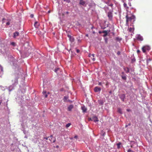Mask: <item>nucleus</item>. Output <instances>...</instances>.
I'll return each mask as SVG.
<instances>
[{
    "instance_id": "nucleus-1",
    "label": "nucleus",
    "mask_w": 152,
    "mask_h": 152,
    "mask_svg": "<svg viewBox=\"0 0 152 152\" xmlns=\"http://www.w3.org/2000/svg\"><path fill=\"white\" fill-rule=\"evenodd\" d=\"M135 18V16L134 15H132L130 17L128 16V15H126V23H127L129 21H131L132 20L134 19Z\"/></svg>"
},
{
    "instance_id": "nucleus-2",
    "label": "nucleus",
    "mask_w": 152,
    "mask_h": 152,
    "mask_svg": "<svg viewBox=\"0 0 152 152\" xmlns=\"http://www.w3.org/2000/svg\"><path fill=\"white\" fill-rule=\"evenodd\" d=\"M150 49V47L148 45L144 46L142 48V52L144 53H145L146 50L149 51Z\"/></svg>"
},
{
    "instance_id": "nucleus-3",
    "label": "nucleus",
    "mask_w": 152,
    "mask_h": 152,
    "mask_svg": "<svg viewBox=\"0 0 152 152\" xmlns=\"http://www.w3.org/2000/svg\"><path fill=\"white\" fill-rule=\"evenodd\" d=\"M136 38L137 40L140 41H142L143 40V38L142 37L140 34L137 35Z\"/></svg>"
},
{
    "instance_id": "nucleus-4",
    "label": "nucleus",
    "mask_w": 152,
    "mask_h": 152,
    "mask_svg": "<svg viewBox=\"0 0 152 152\" xmlns=\"http://www.w3.org/2000/svg\"><path fill=\"white\" fill-rule=\"evenodd\" d=\"M101 89L100 88H99L98 87H96L94 88V91L95 92H98V91H101Z\"/></svg>"
},
{
    "instance_id": "nucleus-5",
    "label": "nucleus",
    "mask_w": 152,
    "mask_h": 152,
    "mask_svg": "<svg viewBox=\"0 0 152 152\" xmlns=\"http://www.w3.org/2000/svg\"><path fill=\"white\" fill-rule=\"evenodd\" d=\"M68 37L69 38V39L71 42H72L74 41L75 39L72 37L69 34L68 35Z\"/></svg>"
},
{
    "instance_id": "nucleus-6",
    "label": "nucleus",
    "mask_w": 152,
    "mask_h": 152,
    "mask_svg": "<svg viewBox=\"0 0 152 152\" xmlns=\"http://www.w3.org/2000/svg\"><path fill=\"white\" fill-rule=\"evenodd\" d=\"M19 33L18 32H16L13 33V37L14 38H15L16 37L19 35Z\"/></svg>"
},
{
    "instance_id": "nucleus-7",
    "label": "nucleus",
    "mask_w": 152,
    "mask_h": 152,
    "mask_svg": "<svg viewBox=\"0 0 152 152\" xmlns=\"http://www.w3.org/2000/svg\"><path fill=\"white\" fill-rule=\"evenodd\" d=\"M73 107V106L72 105H69L68 107V110L69 111H71Z\"/></svg>"
},
{
    "instance_id": "nucleus-8",
    "label": "nucleus",
    "mask_w": 152,
    "mask_h": 152,
    "mask_svg": "<svg viewBox=\"0 0 152 152\" xmlns=\"http://www.w3.org/2000/svg\"><path fill=\"white\" fill-rule=\"evenodd\" d=\"M79 4H80L83 6L85 4V2L83 0H80Z\"/></svg>"
},
{
    "instance_id": "nucleus-9",
    "label": "nucleus",
    "mask_w": 152,
    "mask_h": 152,
    "mask_svg": "<svg viewBox=\"0 0 152 152\" xmlns=\"http://www.w3.org/2000/svg\"><path fill=\"white\" fill-rule=\"evenodd\" d=\"M108 16L110 19H111L112 18V15L111 12H109L108 13Z\"/></svg>"
},
{
    "instance_id": "nucleus-10",
    "label": "nucleus",
    "mask_w": 152,
    "mask_h": 152,
    "mask_svg": "<svg viewBox=\"0 0 152 152\" xmlns=\"http://www.w3.org/2000/svg\"><path fill=\"white\" fill-rule=\"evenodd\" d=\"M125 97V95L124 94H123L121 95L120 96V98L123 101H124V99Z\"/></svg>"
},
{
    "instance_id": "nucleus-11",
    "label": "nucleus",
    "mask_w": 152,
    "mask_h": 152,
    "mask_svg": "<svg viewBox=\"0 0 152 152\" xmlns=\"http://www.w3.org/2000/svg\"><path fill=\"white\" fill-rule=\"evenodd\" d=\"M124 7L125 8V9H126V11H128V10L129 9V7L127 6V4L125 3H124L123 4Z\"/></svg>"
},
{
    "instance_id": "nucleus-12",
    "label": "nucleus",
    "mask_w": 152,
    "mask_h": 152,
    "mask_svg": "<svg viewBox=\"0 0 152 152\" xmlns=\"http://www.w3.org/2000/svg\"><path fill=\"white\" fill-rule=\"evenodd\" d=\"M39 25V23H38V22H37V21L35 22L34 24V26H35V27L36 28H38Z\"/></svg>"
},
{
    "instance_id": "nucleus-13",
    "label": "nucleus",
    "mask_w": 152,
    "mask_h": 152,
    "mask_svg": "<svg viewBox=\"0 0 152 152\" xmlns=\"http://www.w3.org/2000/svg\"><path fill=\"white\" fill-rule=\"evenodd\" d=\"M124 69L126 73H128L129 72V69L128 67L124 68Z\"/></svg>"
},
{
    "instance_id": "nucleus-14",
    "label": "nucleus",
    "mask_w": 152,
    "mask_h": 152,
    "mask_svg": "<svg viewBox=\"0 0 152 152\" xmlns=\"http://www.w3.org/2000/svg\"><path fill=\"white\" fill-rule=\"evenodd\" d=\"M102 32L104 34L103 36L104 37H106L107 34V31H104Z\"/></svg>"
},
{
    "instance_id": "nucleus-15",
    "label": "nucleus",
    "mask_w": 152,
    "mask_h": 152,
    "mask_svg": "<svg viewBox=\"0 0 152 152\" xmlns=\"http://www.w3.org/2000/svg\"><path fill=\"white\" fill-rule=\"evenodd\" d=\"M134 28L130 27L129 28V31L130 32H133L134 31Z\"/></svg>"
},
{
    "instance_id": "nucleus-16",
    "label": "nucleus",
    "mask_w": 152,
    "mask_h": 152,
    "mask_svg": "<svg viewBox=\"0 0 152 152\" xmlns=\"http://www.w3.org/2000/svg\"><path fill=\"white\" fill-rule=\"evenodd\" d=\"M82 109L84 112H86L87 110V108L84 106L82 107Z\"/></svg>"
},
{
    "instance_id": "nucleus-17",
    "label": "nucleus",
    "mask_w": 152,
    "mask_h": 152,
    "mask_svg": "<svg viewBox=\"0 0 152 152\" xmlns=\"http://www.w3.org/2000/svg\"><path fill=\"white\" fill-rule=\"evenodd\" d=\"M118 112L121 114L122 113V110L120 108H118Z\"/></svg>"
},
{
    "instance_id": "nucleus-18",
    "label": "nucleus",
    "mask_w": 152,
    "mask_h": 152,
    "mask_svg": "<svg viewBox=\"0 0 152 152\" xmlns=\"http://www.w3.org/2000/svg\"><path fill=\"white\" fill-rule=\"evenodd\" d=\"M53 136L51 135L50 136L48 137H45L44 138V139H45L46 140H48V138H51V139H52Z\"/></svg>"
},
{
    "instance_id": "nucleus-19",
    "label": "nucleus",
    "mask_w": 152,
    "mask_h": 152,
    "mask_svg": "<svg viewBox=\"0 0 152 152\" xmlns=\"http://www.w3.org/2000/svg\"><path fill=\"white\" fill-rule=\"evenodd\" d=\"M60 68H58L55 69L54 71L55 72H56V73H58V71H60Z\"/></svg>"
},
{
    "instance_id": "nucleus-20",
    "label": "nucleus",
    "mask_w": 152,
    "mask_h": 152,
    "mask_svg": "<svg viewBox=\"0 0 152 152\" xmlns=\"http://www.w3.org/2000/svg\"><path fill=\"white\" fill-rule=\"evenodd\" d=\"M92 56L93 57V58H92V57H91V58L92 59V60L93 61H95V59L94 58V54H92Z\"/></svg>"
},
{
    "instance_id": "nucleus-21",
    "label": "nucleus",
    "mask_w": 152,
    "mask_h": 152,
    "mask_svg": "<svg viewBox=\"0 0 152 152\" xmlns=\"http://www.w3.org/2000/svg\"><path fill=\"white\" fill-rule=\"evenodd\" d=\"M7 20L8 21V22H7L6 23V25H9L10 24V22L11 21L10 20Z\"/></svg>"
},
{
    "instance_id": "nucleus-22",
    "label": "nucleus",
    "mask_w": 152,
    "mask_h": 152,
    "mask_svg": "<svg viewBox=\"0 0 152 152\" xmlns=\"http://www.w3.org/2000/svg\"><path fill=\"white\" fill-rule=\"evenodd\" d=\"M121 142L118 143L117 144V147L118 148H120V145H121Z\"/></svg>"
},
{
    "instance_id": "nucleus-23",
    "label": "nucleus",
    "mask_w": 152,
    "mask_h": 152,
    "mask_svg": "<svg viewBox=\"0 0 152 152\" xmlns=\"http://www.w3.org/2000/svg\"><path fill=\"white\" fill-rule=\"evenodd\" d=\"M71 125V124L70 123H68V124H66V128H67L69 127Z\"/></svg>"
},
{
    "instance_id": "nucleus-24",
    "label": "nucleus",
    "mask_w": 152,
    "mask_h": 152,
    "mask_svg": "<svg viewBox=\"0 0 152 152\" xmlns=\"http://www.w3.org/2000/svg\"><path fill=\"white\" fill-rule=\"evenodd\" d=\"M99 104L102 105L103 104V102L102 100H99Z\"/></svg>"
},
{
    "instance_id": "nucleus-25",
    "label": "nucleus",
    "mask_w": 152,
    "mask_h": 152,
    "mask_svg": "<svg viewBox=\"0 0 152 152\" xmlns=\"http://www.w3.org/2000/svg\"><path fill=\"white\" fill-rule=\"evenodd\" d=\"M64 1L67 2L68 3H69L70 2V0H63Z\"/></svg>"
},
{
    "instance_id": "nucleus-26",
    "label": "nucleus",
    "mask_w": 152,
    "mask_h": 152,
    "mask_svg": "<svg viewBox=\"0 0 152 152\" xmlns=\"http://www.w3.org/2000/svg\"><path fill=\"white\" fill-rule=\"evenodd\" d=\"M122 78L124 80H125L126 79V77L125 76H122Z\"/></svg>"
},
{
    "instance_id": "nucleus-27",
    "label": "nucleus",
    "mask_w": 152,
    "mask_h": 152,
    "mask_svg": "<svg viewBox=\"0 0 152 152\" xmlns=\"http://www.w3.org/2000/svg\"><path fill=\"white\" fill-rule=\"evenodd\" d=\"M128 152H134V151H132L131 149H129L128 151Z\"/></svg>"
},
{
    "instance_id": "nucleus-28",
    "label": "nucleus",
    "mask_w": 152,
    "mask_h": 152,
    "mask_svg": "<svg viewBox=\"0 0 152 152\" xmlns=\"http://www.w3.org/2000/svg\"><path fill=\"white\" fill-rule=\"evenodd\" d=\"M68 98V97L66 96L64 97V100H66Z\"/></svg>"
},
{
    "instance_id": "nucleus-29",
    "label": "nucleus",
    "mask_w": 152,
    "mask_h": 152,
    "mask_svg": "<svg viewBox=\"0 0 152 152\" xmlns=\"http://www.w3.org/2000/svg\"><path fill=\"white\" fill-rule=\"evenodd\" d=\"M11 44L13 46H15V43L14 42H12L11 43Z\"/></svg>"
},
{
    "instance_id": "nucleus-30",
    "label": "nucleus",
    "mask_w": 152,
    "mask_h": 152,
    "mask_svg": "<svg viewBox=\"0 0 152 152\" xmlns=\"http://www.w3.org/2000/svg\"><path fill=\"white\" fill-rule=\"evenodd\" d=\"M108 6L112 7L113 6V4H109L108 5Z\"/></svg>"
},
{
    "instance_id": "nucleus-31",
    "label": "nucleus",
    "mask_w": 152,
    "mask_h": 152,
    "mask_svg": "<svg viewBox=\"0 0 152 152\" xmlns=\"http://www.w3.org/2000/svg\"><path fill=\"white\" fill-rule=\"evenodd\" d=\"M151 60L150 58L148 59L147 61V63H148L149 61H151Z\"/></svg>"
},
{
    "instance_id": "nucleus-32",
    "label": "nucleus",
    "mask_w": 152,
    "mask_h": 152,
    "mask_svg": "<svg viewBox=\"0 0 152 152\" xmlns=\"http://www.w3.org/2000/svg\"><path fill=\"white\" fill-rule=\"evenodd\" d=\"M99 121V120L97 118H96V119H95L94 120V121L95 122H96V121Z\"/></svg>"
},
{
    "instance_id": "nucleus-33",
    "label": "nucleus",
    "mask_w": 152,
    "mask_h": 152,
    "mask_svg": "<svg viewBox=\"0 0 152 152\" xmlns=\"http://www.w3.org/2000/svg\"><path fill=\"white\" fill-rule=\"evenodd\" d=\"M88 56L90 57H92V54H89L88 55Z\"/></svg>"
},
{
    "instance_id": "nucleus-34",
    "label": "nucleus",
    "mask_w": 152,
    "mask_h": 152,
    "mask_svg": "<svg viewBox=\"0 0 152 152\" xmlns=\"http://www.w3.org/2000/svg\"><path fill=\"white\" fill-rule=\"evenodd\" d=\"M30 17L31 18H33L34 17V15L33 14H31L30 15Z\"/></svg>"
},
{
    "instance_id": "nucleus-35",
    "label": "nucleus",
    "mask_w": 152,
    "mask_h": 152,
    "mask_svg": "<svg viewBox=\"0 0 152 152\" xmlns=\"http://www.w3.org/2000/svg\"><path fill=\"white\" fill-rule=\"evenodd\" d=\"M140 51L139 50H137V52L138 53H140Z\"/></svg>"
},
{
    "instance_id": "nucleus-36",
    "label": "nucleus",
    "mask_w": 152,
    "mask_h": 152,
    "mask_svg": "<svg viewBox=\"0 0 152 152\" xmlns=\"http://www.w3.org/2000/svg\"><path fill=\"white\" fill-rule=\"evenodd\" d=\"M76 51H77V53H79L80 52V50H79L78 49H77L76 50Z\"/></svg>"
},
{
    "instance_id": "nucleus-37",
    "label": "nucleus",
    "mask_w": 152,
    "mask_h": 152,
    "mask_svg": "<svg viewBox=\"0 0 152 152\" xmlns=\"http://www.w3.org/2000/svg\"><path fill=\"white\" fill-rule=\"evenodd\" d=\"M135 59H132V62H134L135 61Z\"/></svg>"
},
{
    "instance_id": "nucleus-38",
    "label": "nucleus",
    "mask_w": 152,
    "mask_h": 152,
    "mask_svg": "<svg viewBox=\"0 0 152 152\" xmlns=\"http://www.w3.org/2000/svg\"><path fill=\"white\" fill-rule=\"evenodd\" d=\"M128 112H130L131 111V110H130V109H127L126 110Z\"/></svg>"
},
{
    "instance_id": "nucleus-39",
    "label": "nucleus",
    "mask_w": 152,
    "mask_h": 152,
    "mask_svg": "<svg viewBox=\"0 0 152 152\" xmlns=\"http://www.w3.org/2000/svg\"><path fill=\"white\" fill-rule=\"evenodd\" d=\"M77 135H76L74 137V138L76 139H77Z\"/></svg>"
},
{
    "instance_id": "nucleus-40",
    "label": "nucleus",
    "mask_w": 152,
    "mask_h": 152,
    "mask_svg": "<svg viewBox=\"0 0 152 152\" xmlns=\"http://www.w3.org/2000/svg\"><path fill=\"white\" fill-rule=\"evenodd\" d=\"M46 91H44L43 92V94H46Z\"/></svg>"
},
{
    "instance_id": "nucleus-41",
    "label": "nucleus",
    "mask_w": 152,
    "mask_h": 152,
    "mask_svg": "<svg viewBox=\"0 0 152 152\" xmlns=\"http://www.w3.org/2000/svg\"><path fill=\"white\" fill-rule=\"evenodd\" d=\"M98 84L99 85H102V83L101 82H99Z\"/></svg>"
},
{
    "instance_id": "nucleus-42",
    "label": "nucleus",
    "mask_w": 152,
    "mask_h": 152,
    "mask_svg": "<svg viewBox=\"0 0 152 152\" xmlns=\"http://www.w3.org/2000/svg\"><path fill=\"white\" fill-rule=\"evenodd\" d=\"M48 139L50 142H51V140L52 139H51V138H48Z\"/></svg>"
},
{
    "instance_id": "nucleus-43",
    "label": "nucleus",
    "mask_w": 152,
    "mask_h": 152,
    "mask_svg": "<svg viewBox=\"0 0 152 152\" xmlns=\"http://www.w3.org/2000/svg\"><path fill=\"white\" fill-rule=\"evenodd\" d=\"M47 96H48V95L47 94H45V98H46L47 97Z\"/></svg>"
},
{
    "instance_id": "nucleus-44",
    "label": "nucleus",
    "mask_w": 152,
    "mask_h": 152,
    "mask_svg": "<svg viewBox=\"0 0 152 152\" xmlns=\"http://www.w3.org/2000/svg\"><path fill=\"white\" fill-rule=\"evenodd\" d=\"M120 53V52H118V53H117V54H118V55H119Z\"/></svg>"
},
{
    "instance_id": "nucleus-45",
    "label": "nucleus",
    "mask_w": 152,
    "mask_h": 152,
    "mask_svg": "<svg viewBox=\"0 0 152 152\" xmlns=\"http://www.w3.org/2000/svg\"><path fill=\"white\" fill-rule=\"evenodd\" d=\"M56 147V148H59V146L58 145H57Z\"/></svg>"
},
{
    "instance_id": "nucleus-46",
    "label": "nucleus",
    "mask_w": 152,
    "mask_h": 152,
    "mask_svg": "<svg viewBox=\"0 0 152 152\" xmlns=\"http://www.w3.org/2000/svg\"><path fill=\"white\" fill-rule=\"evenodd\" d=\"M129 5L130 6H131V3H129Z\"/></svg>"
},
{
    "instance_id": "nucleus-47",
    "label": "nucleus",
    "mask_w": 152,
    "mask_h": 152,
    "mask_svg": "<svg viewBox=\"0 0 152 152\" xmlns=\"http://www.w3.org/2000/svg\"><path fill=\"white\" fill-rule=\"evenodd\" d=\"M2 102V101L1 100H0V105H1V103Z\"/></svg>"
},
{
    "instance_id": "nucleus-48",
    "label": "nucleus",
    "mask_w": 152,
    "mask_h": 152,
    "mask_svg": "<svg viewBox=\"0 0 152 152\" xmlns=\"http://www.w3.org/2000/svg\"><path fill=\"white\" fill-rule=\"evenodd\" d=\"M66 14H68L69 13V12L68 11L66 12Z\"/></svg>"
},
{
    "instance_id": "nucleus-49",
    "label": "nucleus",
    "mask_w": 152,
    "mask_h": 152,
    "mask_svg": "<svg viewBox=\"0 0 152 152\" xmlns=\"http://www.w3.org/2000/svg\"><path fill=\"white\" fill-rule=\"evenodd\" d=\"M55 140H53V142H54L55 141Z\"/></svg>"
},
{
    "instance_id": "nucleus-50",
    "label": "nucleus",
    "mask_w": 152,
    "mask_h": 152,
    "mask_svg": "<svg viewBox=\"0 0 152 152\" xmlns=\"http://www.w3.org/2000/svg\"><path fill=\"white\" fill-rule=\"evenodd\" d=\"M111 92H112L111 91H110L109 92V93H110V94H111Z\"/></svg>"
},
{
    "instance_id": "nucleus-51",
    "label": "nucleus",
    "mask_w": 152,
    "mask_h": 152,
    "mask_svg": "<svg viewBox=\"0 0 152 152\" xmlns=\"http://www.w3.org/2000/svg\"><path fill=\"white\" fill-rule=\"evenodd\" d=\"M86 36H88V34H87V35H86Z\"/></svg>"
},
{
    "instance_id": "nucleus-52",
    "label": "nucleus",
    "mask_w": 152,
    "mask_h": 152,
    "mask_svg": "<svg viewBox=\"0 0 152 152\" xmlns=\"http://www.w3.org/2000/svg\"><path fill=\"white\" fill-rule=\"evenodd\" d=\"M1 65L0 64V67H1Z\"/></svg>"
},
{
    "instance_id": "nucleus-53",
    "label": "nucleus",
    "mask_w": 152,
    "mask_h": 152,
    "mask_svg": "<svg viewBox=\"0 0 152 152\" xmlns=\"http://www.w3.org/2000/svg\"><path fill=\"white\" fill-rule=\"evenodd\" d=\"M101 32H99V33H100Z\"/></svg>"
}]
</instances>
